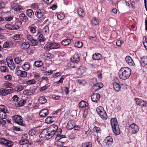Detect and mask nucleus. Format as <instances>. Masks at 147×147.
<instances>
[{
	"instance_id": "obj_1",
	"label": "nucleus",
	"mask_w": 147,
	"mask_h": 147,
	"mask_svg": "<svg viewBox=\"0 0 147 147\" xmlns=\"http://www.w3.org/2000/svg\"><path fill=\"white\" fill-rule=\"evenodd\" d=\"M131 69L127 67L121 68L119 72V78L123 80L128 79L131 74Z\"/></svg>"
},
{
	"instance_id": "obj_2",
	"label": "nucleus",
	"mask_w": 147,
	"mask_h": 147,
	"mask_svg": "<svg viewBox=\"0 0 147 147\" xmlns=\"http://www.w3.org/2000/svg\"><path fill=\"white\" fill-rule=\"evenodd\" d=\"M55 134L48 128L44 129L40 134L39 137L43 139H49L53 136Z\"/></svg>"
},
{
	"instance_id": "obj_3",
	"label": "nucleus",
	"mask_w": 147,
	"mask_h": 147,
	"mask_svg": "<svg viewBox=\"0 0 147 147\" xmlns=\"http://www.w3.org/2000/svg\"><path fill=\"white\" fill-rule=\"evenodd\" d=\"M111 123L114 133L116 135L119 134H120V131L116 118H112Z\"/></svg>"
},
{
	"instance_id": "obj_4",
	"label": "nucleus",
	"mask_w": 147,
	"mask_h": 147,
	"mask_svg": "<svg viewBox=\"0 0 147 147\" xmlns=\"http://www.w3.org/2000/svg\"><path fill=\"white\" fill-rule=\"evenodd\" d=\"M0 144L7 147H12L13 143L11 141L0 138Z\"/></svg>"
},
{
	"instance_id": "obj_5",
	"label": "nucleus",
	"mask_w": 147,
	"mask_h": 147,
	"mask_svg": "<svg viewBox=\"0 0 147 147\" xmlns=\"http://www.w3.org/2000/svg\"><path fill=\"white\" fill-rule=\"evenodd\" d=\"M13 121L15 123L21 125H23V121L22 118L19 115H14L12 117Z\"/></svg>"
},
{
	"instance_id": "obj_6",
	"label": "nucleus",
	"mask_w": 147,
	"mask_h": 147,
	"mask_svg": "<svg viewBox=\"0 0 147 147\" xmlns=\"http://www.w3.org/2000/svg\"><path fill=\"white\" fill-rule=\"evenodd\" d=\"M26 38L29 42L31 43V45L32 46L37 45L38 43V42L37 40L34 39L33 37L30 34H27L26 35Z\"/></svg>"
},
{
	"instance_id": "obj_7",
	"label": "nucleus",
	"mask_w": 147,
	"mask_h": 147,
	"mask_svg": "<svg viewBox=\"0 0 147 147\" xmlns=\"http://www.w3.org/2000/svg\"><path fill=\"white\" fill-rule=\"evenodd\" d=\"M47 11L43 9H38L35 13V16L38 18H42L45 14L46 13Z\"/></svg>"
},
{
	"instance_id": "obj_8",
	"label": "nucleus",
	"mask_w": 147,
	"mask_h": 147,
	"mask_svg": "<svg viewBox=\"0 0 147 147\" xmlns=\"http://www.w3.org/2000/svg\"><path fill=\"white\" fill-rule=\"evenodd\" d=\"M129 129L133 134H136L139 130L138 127L135 123L130 125L129 126Z\"/></svg>"
},
{
	"instance_id": "obj_9",
	"label": "nucleus",
	"mask_w": 147,
	"mask_h": 147,
	"mask_svg": "<svg viewBox=\"0 0 147 147\" xmlns=\"http://www.w3.org/2000/svg\"><path fill=\"white\" fill-rule=\"evenodd\" d=\"M136 104L142 107H147V103L143 100L139 98H135Z\"/></svg>"
},
{
	"instance_id": "obj_10",
	"label": "nucleus",
	"mask_w": 147,
	"mask_h": 147,
	"mask_svg": "<svg viewBox=\"0 0 147 147\" xmlns=\"http://www.w3.org/2000/svg\"><path fill=\"white\" fill-rule=\"evenodd\" d=\"M76 125L74 121L72 120H70L67 122L66 127L69 130L73 129Z\"/></svg>"
},
{
	"instance_id": "obj_11",
	"label": "nucleus",
	"mask_w": 147,
	"mask_h": 147,
	"mask_svg": "<svg viewBox=\"0 0 147 147\" xmlns=\"http://www.w3.org/2000/svg\"><path fill=\"white\" fill-rule=\"evenodd\" d=\"M11 7L13 10L17 11H20L23 9L22 6L17 3L12 4Z\"/></svg>"
},
{
	"instance_id": "obj_12",
	"label": "nucleus",
	"mask_w": 147,
	"mask_h": 147,
	"mask_svg": "<svg viewBox=\"0 0 147 147\" xmlns=\"http://www.w3.org/2000/svg\"><path fill=\"white\" fill-rule=\"evenodd\" d=\"M140 63L142 67L147 68V57H140Z\"/></svg>"
},
{
	"instance_id": "obj_13",
	"label": "nucleus",
	"mask_w": 147,
	"mask_h": 147,
	"mask_svg": "<svg viewBox=\"0 0 147 147\" xmlns=\"http://www.w3.org/2000/svg\"><path fill=\"white\" fill-rule=\"evenodd\" d=\"M100 98V94L97 93H95L92 94L91 98L92 101L96 102L98 101Z\"/></svg>"
},
{
	"instance_id": "obj_14",
	"label": "nucleus",
	"mask_w": 147,
	"mask_h": 147,
	"mask_svg": "<svg viewBox=\"0 0 147 147\" xmlns=\"http://www.w3.org/2000/svg\"><path fill=\"white\" fill-rule=\"evenodd\" d=\"M86 69H87L85 67L80 66L77 69L76 74L79 75H82L86 71Z\"/></svg>"
},
{
	"instance_id": "obj_15",
	"label": "nucleus",
	"mask_w": 147,
	"mask_h": 147,
	"mask_svg": "<svg viewBox=\"0 0 147 147\" xmlns=\"http://www.w3.org/2000/svg\"><path fill=\"white\" fill-rule=\"evenodd\" d=\"M125 61L130 66H134L135 64L131 57L129 56H127L125 58Z\"/></svg>"
},
{
	"instance_id": "obj_16",
	"label": "nucleus",
	"mask_w": 147,
	"mask_h": 147,
	"mask_svg": "<svg viewBox=\"0 0 147 147\" xmlns=\"http://www.w3.org/2000/svg\"><path fill=\"white\" fill-rule=\"evenodd\" d=\"M71 60L73 63L78 62L80 60V55L78 53H75L73 57L71 58Z\"/></svg>"
},
{
	"instance_id": "obj_17",
	"label": "nucleus",
	"mask_w": 147,
	"mask_h": 147,
	"mask_svg": "<svg viewBox=\"0 0 147 147\" xmlns=\"http://www.w3.org/2000/svg\"><path fill=\"white\" fill-rule=\"evenodd\" d=\"M16 74L18 76L22 77H26L27 75V74L26 71L20 70L17 69Z\"/></svg>"
},
{
	"instance_id": "obj_18",
	"label": "nucleus",
	"mask_w": 147,
	"mask_h": 147,
	"mask_svg": "<svg viewBox=\"0 0 147 147\" xmlns=\"http://www.w3.org/2000/svg\"><path fill=\"white\" fill-rule=\"evenodd\" d=\"M92 58L94 60H98L102 58V55L98 53H95L92 56Z\"/></svg>"
},
{
	"instance_id": "obj_19",
	"label": "nucleus",
	"mask_w": 147,
	"mask_h": 147,
	"mask_svg": "<svg viewBox=\"0 0 147 147\" xmlns=\"http://www.w3.org/2000/svg\"><path fill=\"white\" fill-rule=\"evenodd\" d=\"M103 86V84L101 82H96L95 84H94L93 88L96 91L102 88Z\"/></svg>"
},
{
	"instance_id": "obj_20",
	"label": "nucleus",
	"mask_w": 147,
	"mask_h": 147,
	"mask_svg": "<svg viewBox=\"0 0 147 147\" xmlns=\"http://www.w3.org/2000/svg\"><path fill=\"white\" fill-rule=\"evenodd\" d=\"M79 105L80 107L84 109H87L88 108V103L85 101H82L80 102Z\"/></svg>"
},
{
	"instance_id": "obj_21",
	"label": "nucleus",
	"mask_w": 147,
	"mask_h": 147,
	"mask_svg": "<svg viewBox=\"0 0 147 147\" xmlns=\"http://www.w3.org/2000/svg\"><path fill=\"white\" fill-rule=\"evenodd\" d=\"M104 141L107 145H110L113 143V139L111 137L108 136L105 138Z\"/></svg>"
},
{
	"instance_id": "obj_22",
	"label": "nucleus",
	"mask_w": 147,
	"mask_h": 147,
	"mask_svg": "<svg viewBox=\"0 0 147 147\" xmlns=\"http://www.w3.org/2000/svg\"><path fill=\"white\" fill-rule=\"evenodd\" d=\"M19 18L20 20L23 22H27L28 20V18L26 16L24 13H21L19 15Z\"/></svg>"
},
{
	"instance_id": "obj_23",
	"label": "nucleus",
	"mask_w": 147,
	"mask_h": 147,
	"mask_svg": "<svg viewBox=\"0 0 147 147\" xmlns=\"http://www.w3.org/2000/svg\"><path fill=\"white\" fill-rule=\"evenodd\" d=\"M113 87L114 89L116 92H119L121 89V86L120 84L116 82L113 83Z\"/></svg>"
},
{
	"instance_id": "obj_24",
	"label": "nucleus",
	"mask_w": 147,
	"mask_h": 147,
	"mask_svg": "<svg viewBox=\"0 0 147 147\" xmlns=\"http://www.w3.org/2000/svg\"><path fill=\"white\" fill-rule=\"evenodd\" d=\"M48 114V110L45 109L42 110L39 113V115L41 117H44L47 116Z\"/></svg>"
},
{
	"instance_id": "obj_25",
	"label": "nucleus",
	"mask_w": 147,
	"mask_h": 147,
	"mask_svg": "<svg viewBox=\"0 0 147 147\" xmlns=\"http://www.w3.org/2000/svg\"><path fill=\"white\" fill-rule=\"evenodd\" d=\"M10 62H7V63L10 69L13 70L15 68V65L13 62L12 59H10L9 60Z\"/></svg>"
},
{
	"instance_id": "obj_26",
	"label": "nucleus",
	"mask_w": 147,
	"mask_h": 147,
	"mask_svg": "<svg viewBox=\"0 0 147 147\" xmlns=\"http://www.w3.org/2000/svg\"><path fill=\"white\" fill-rule=\"evenodd\" d=\"M48 128L52 131L53 132H54L56 134V131L58 129V127L57 125L55 124H53L50 125Z\"/></svg>"
},
{
	"instance_id": "obj_27",
	"label": "nucleus",
	"mask_w": 147,
	"mask_h": 147,
	"mask_svg": "<svg viewBox=\"0 0 147 147\" xmlns=\"http://www.w3.org/2000/svg\"><path fill=\"white\" fill-rule=\"evenodd\" d=\"M30 44L28 42H24L20 45L22 49L26 50L28 49L30 47Z\"/></svg>"
},
{
	"instance_id": "obj_28",
	"label": "nucleus",
	"mask_w": 147,
	"mask_h": 147,
	"mask_svg": "<svg viewBox=\"0 0 147 147\" xmlns=\"http://www.w3.org/2000/svg\"><path fill=\"white\" fill-rule=\"evenodd\" d=\"M52 42H48L45 45L44 47V49L47 51H49L51 49H52Z\"/></svg>"
},
{
	"instance_id": "obj_29",
	"label": "nucleus",
	"mask_w": 147,
	"mask_h": 147,
	"mask_svg": "<svg viewBox=\"0 0 147 147\" xmlns=\"http://www.w3.org/2000/svg\"><path fill=\"white\" fill-rule=\"evenodd\" d=\"M71 42V40L67 39L63 40L61 42V44L63 46H66L69 45Z\"/></svg>"
},
{
	"instance_id": "obj_30",
	"label": "nucleus",
	"mask_w": 147,
	"mask_h": 147,
	"mask_svg": "<svg viewBox=\"0 0 147 147\" xmlns=\"http://www.w3.org/2000/svg\"><path fill=\"white\" fill-rule=\"evenodd\" d=\"M0 112L9 113V111L7 109V107L3 105H0Z\"/></svg>"
},
{
	"instance_id": "obj_31",
	"label": "nucleus",
	"mask_w": 147,
	"mask_h": 147,
	"mask_svg": "<svg viewBox=\"0 0 147 147\" xmlns=\"http://www.w3.org/2000/svg\"><path fill=\"white\" fill-rule=\"evenodd\" d=\"M78 13L80 17H83L85 16V13L84 11L81 8H79L78 9Z\"/></svg>"
},
{
	"instance_id": "obj_32",
	"label": "nucleus",
	"mask_w": 147,
	"mask_h": 147,
	"mask_svg": "<svg viewBox=\"0 0 147 147\" xmlns=\"http://www.w3.org/2000/svg\"><path fill=\"white\" fill-rule=\"evenodd\" d=\"M36 26H33V25L32 26H30L28 27V28L30 32L32 34H34L36 32Z\"/></svg>"
},
{
	"instance_id": "obj_33",
	"label": "nucleus",
	"mask_w": 147,
	"mask_h": 147,
	"mask_svg": "<svg viewBox=\"0 0 147 147\" xmlns=\"http://www.w3.org/2000/svg\"><path fill=\"white\" fill-rule=\"evenodd\" d=\"M38 101L40 104H43L47 102V100L45 97L41 96L39 98Z\"/></svg>"
},
{
	"instance_id": "obj_34",
	"label": "nucleus",
	"mask_w": 147,
	"mask_h": 147,
	"mask_svg": "<svg viewBox=\"0 0 147 147\" xmlns=\"http://www.w3.org/2000/svg\"><path fill=\"white\" fill-rule=\"evenodd\" d=\"M26 12L27 15L30 18H32L34 15V12L31 9H28Z\"/></svg>"
},
{
	"instance_id": "obj_35",
	"label": "nucleus",
	"mask_w": 147,
	"mask_h": 147,
	"mask_svg": "<svg viewBox=\"0 0 147 147\" xmlns=\"http://www.w3.org/2000/svg\"><path fill=\"white\" fill-rule=\"evenodd\" d=\"M99 115L101 118L104 120H106L107 117V114L105 110L103 111Z\"/></svg>"
},
{
	"instance_id": "obj_36",
	"label": "nucleus",
	"mask_w": 147,
	"mask_h": 147,
	"mask_svg": "<svg viewBox=\"0 0 147 147\" xmlns=\"http://www.w3.org/2000/svg\"><path fill=\"white\" fill-rule=\"evenodd\" d=\"M30 65L29 63L27 62H25L24 64L22 66V69L25 70L27 71L30 68Z\"/></svg>"
},
{
	"instance_id": "obj_37",
	"label": "nucleus",
	"mask_w": 147,
	"mask_h": 147,
	"mask_svg": "<svg viewBox=\"0 0 147 147\" xmlns=\"http://www.w3.org/2000/svg\"><path fill=\"white\" fill-rule=\"evenodd\" d=\"M99 23L98 19L95 17L93 18L91 20V23L94 26L98 25Z\"/></svg>"
},
{
	"instance_id": "obj_38",
	"label": "nucleus",
	"mask_w": 147,
	"mask_h": 147,
	"mask_svg": "<svg viewBox=\"0 0 147 147\" xmlns=\"http://www.w3.org/2000/svg\"><path fill=\"white\" fill-rule=\"evenodd\" d=\"M29 143V141L28 140L25 138H22V139L20 140L19 142V143L21 145H24L26 144H27Z\"/></svg>"
},
{
	"instance_id": "obj_39",
	"label": "nucleus",
	"mask_w": 147,
	"mask_h": 147,
	"mask_svg": "<svg viewBox=\"0 0 147 147\" xmlns=\"http://www.w3.org/2000/svg\"><path fill=\"white\" fill-rule=\"evenodd\" d=\"M34 64L36 67H39L42 66L43 63L41 61H37L35 62Z\"/></svg>"
},
{
	"instance_id": "obj_40",
	"label": "nucleus",
	"mask_w": 147,
	"mask_h": 147,
	"mask_svg": "<svg viewBox=\"0 0 147 147\" xmlns=\"http://www.w3.org/2000/svg\"><path fill=\"white\" fill-rule=\"evenodd\" d=\"M37 39L38 40V41L40 42H43L45 40V38L43 37V35L42 34H40L38 36Z\"/></svg>"
},
{
	"instance_id": "obj_41",
	"label": "nucleus",
	"mask_w": 147,
	"mask_h": 147,
	"mask_svg": "<svg viewBox=\"0 0 147 147\" xmlns=\"http://www.w3.org/2000/svg\"><path fill=\"white\" fill-rule=\"evenodd\" d=\"M42 32L45 35H47L49 33V28L48 26H46L43 28L42 30Z\"/></svg>"
},
{
	"instance_id": "obj_42",
	"label": "nucleus",
	"mask_w": 147,
	"mask_h": 147,
	"mask_svg": "<svg viewBox=\"0 0 147 147\" xmlns=\"http://www.w3.org/2000/svg\"><path fill=\"white\" fill-rule=\"evenodd\" d=\"M24 89V86L20 85H17L15 88V90L18 92L21 91Z\"/></svg>"
},
{
	"instance_id": "obj_43",
	"label": "nucleus",
	"mask_w": 147,
	"mask_h": 147,
	"mask_svg": "<svg viewBox=\"0 0 147 147\" xmlns=\"http://www.w3.org/2000/svg\"><path fill=\"white\" fill-rule=\"evenodd\" d=\"M0 70L2 72H6L8 71L9 69L6 66H1L0 67Z\"/></svg>"
},
{
	"instance_id": "obj_44",
	"label": "nucleus",
	"mask_w": 147,
	"mask_h": 147,
	"mask_svg": "<svg viewBox=\"0 0 147 147\" xmlns=\"http://www.w3.org/2000/svg\"><path fill=\"white\" fill-rule=\"evenodd\" d=\"M26 103V101L23 99L21 100L18 103L17 106L18 107H22Z\"/></svg>"
},
{
	"instance_id": "obj_45",
	"label": "nucleus",
	"mask_w": 147,
	"mask_h": 147,
	"mask_svg": "<svg viewBox=\"0 0 147 147\" xmlns=\"http://www.w3.org/2000/svg\"><path fill=\"white\" fill-rule=\"evenodd\" d=\"M37 134L36 130L33 129L30 130L28 132L29 135L31 136L36 135Z\"/></svg>"
},
{
	"instance_id": "obj_46",
	"label": "nucleus",
	"mask_w": 147,
	"mask_h": 147,
	"mask_svg": "<svg viewBox=\"0 0 147 147\" xmlns=\"http://www.w3.org/2000/svg\"><path fill=\"white\" fill-rule=\"evenodd\" d=\"M54 122L52 117L51 116L48 117L45 120V122L47 123H50Z\"/></svg>"
},
{
	"instance_id": "obj_47",
	"label": "nucleus",
	"mask_w": 147,
	"mask_h": 147,
	"mask_svg": "<svg viewBox=\"0 0 147 147\" xmlns=\"http://www.w3.org/2000/svg\"><path fill=\"white\" fill-rule=\"evenodd\" d=\"M52 49H57L59 48L60 46L59 44L56 42H52Z\"/></svg>"
},
{
	"instance_id": "obj_48",
	"label": "nucleus",
	"mask_w": 147,
	"mask_h": 147,
	"mask_svg": "<svg viewBox=\"0 0 147 147\" xmlns=\"http://www.w3.org/2000/svg\"><path fill=\"white\" fill-rule=\"evenodd\" d=\"M22 35L21 34H17L13 36V38L16 40H20L22 38Z\"/></svg>"
},
{
	"instance_id": "obj_49",
	"label": "nucleus",
	"mask_w": 147,
	"mask_h": 147,
	"mask_svg": "<svg viewBox=\"0 0 147 147\" xmlns=\"http://www.w3.org/2000/svg\"><path fill=\"white\" fill-rule=\"evenodd\" d=\"M0 95L2 96L7 95L5 88H1L0 89Z\"/></svg>"
},
{
	"instance_id": "obj_50",
	"label": "nucleus",
	"mask_w": 147,
	"mask_h": 147,
	"mask_svg": "<svg viewBox=\"0 0 147 147\" xmlns=\"http://www.w3.org/2000/svg\"><path fill=\"white\" fill-rule=\"evenodd\" d=\"M96 110L98 114L99 115L103 111H104V110L102 107L99 106L97 108Z\"/></svg>"
},
{
	"instance_id": "obj_51",
	"label": "nucleus",
	"mask_w": 147,
	"mask_h": 147,
	"mask_svg": "<svg viewBox=\"0 0 147 147\" xmlns=\"http://www.w3.org/2000/svg\"><path fill=\"white\" fill-rule=\"evenodd\" d=\"M7 95L13 92V89L11 87H7L5 88Z\"/></svg>"
},
{
	"instance_id": "obj_52",
	"label": "nucleus",
	"mask_w": 147,
	"mask_h": 147,
	"mask_svg": "<svg viewBox=\"0 0 147 147\" xmlns=\"http://www.w3.org/2000/svg\"><path fill=\"white\" fill-rule=\"evenodd\" d=\"M50 85H45L44 86L40 87L39 89V90L40 92H43L46 89L48 88L50 86Z\"/></svg>"
},
{
	"instance_id": "obj_53",
	"label": "nucleus",
	"mask_w": 147,
	"mask_h": 147,
	"mask_svg": "<svg viewBox=\"0 0 147 147\" xmlns=\"http://www.w3.org/2000/svg\"><path fill=\"white\" fill-rule=\"evenodd\" d=\"M66 77L65 75H63L60 79L58 81L56 82L55 83L57 84H62L63 83V81L65 78Z\"/></svg>"
},
{
	"instance_id": "obj_54",
	"label": "nucleus",
	"mask_w": 147,
	"mask_h": 147,
	"mask_svg": "<svg viewBox=\"0 0 147 147\" xmlns=\"http://www.w3.org/2000/svg\"><path fill=\"white\" fill-rule=\"evenodd\" d=\"M44 56L47 59H51L53 57L54 55L50 53H47L44 55Z\"/></svg>"
},
{
	"instance_id": "obj_55",
	"label": "nucleus",
	"mask_w": 147,
	"mask_h": 147,
	"mask_svg": "<svg viewBox=\"0 0 147 147\" xmlns=\"http://www.w3.org/2000/svg\"><path fill=\"white\" fill-rule=\"evenodd\" d=\"M75 46L76 47L78 48H80L82 46V42L78 41L75 42Z\"/></svg>"
},
{
	"instance_id": "obj_56",
	"label": "nucleus",
	"mask_w": 147,
	"mask_h": 147,
	"mask_svg": "<svg viewBox=\"0 0 147 147\" xmlns=\"http://www.w3.org/2000/svg\"><path fill=\"white\" fill-rule=\"evenodd\" d=\"M11 44V42H5L3 45V47L5 48H8L10 47Z\"/></svg>"
},
{
	"instance_id": "obj_57",
	"label": "nucleus",
	"mask_w": 147,
	"mask_h": 147,
	"mask_svg": "<svg viewBox=\"0 0 147 147\" xmlns=\"http://www.w3.org/2000/svg\"><path fill=\"white\" fill-rule=\"evenodd\" d=\"M14 61L16 63L19 64L22 62V60L21 58L18 57L15 58Z\"/></svg>"
},
{
	"instance_id": "obj_58",
	"label": "nucleus",
	"mask_w": 147,
	"mask_h": 147,
	"mask_svg": "<svg viewBox=\"0 0 147 147\" xmlns=\"http://www.w3.org/2000/svg\"><path fill=\"white\" fill-rule=\"evenodd\" d=\"M39 4L37 3H35L32 4L31 6L32 8L34 9H36L38 8Z\"/></svg>"
},
{
	"instance_id": "obj_59",
	"label": "nucleus",
	"mask_w": 147,
	"mask_h": 147,
	"mask_svg": "<svg viewBox=\"0 0 147 147\" xmlns=\"http://www.w3.org/2000/svg\"><path fill=\"white\" fill-rule=\"evenodd\" d=\"M57 18L60 20H62L64 18V15L62 13H60L57 15Z\"/></svg>"
},
{
	"instance_id": "obj_60",
	"label": "nucleus",
	"mask_w": 147,
	"mask_h": 147,
	"mask_svg": "<svg viewBox=\"0 0 147 147\" xmlns=\"http://www.w3.org/2000/svg\"><path fill=\"white\" fill-rule=\"evenodd\" d=\"M12 30H16L20 28V26H19L16 24H11Z\"/></svg>"
},
{
	"instance_id": "obj_61",
	"label": "nucleus",
	"mask_w": 147,
	"mask_h": 147,
	"mask_svg": "<svg viewBox=\"0 0 147 147\" xmlns=\"http://www.w3.org/2000/svg\"><path fill=\"white\" fill-rule=\"evenodd\" d=\"M5 80L7 81H10L12 80V78L11 76L10 75H7L4 77Z\"/></svg>"
},
{
	"instance_id": "obj_62",
	"label": "nucleus",
	"mask_w": 147,
	"mask_h": 147,
	"mask_svg": "<svg viewBox=\"0 0 147 147\" xmlns=\"http://www.w3.org/2000/svg\"><path fill=\"white\" fill-rule=\"evenodd\" d=\"M27 83L28 85L34 84L35 83V81L34 79L29 80L27 81Z\"/></svg>"
},
{
	"instance_id": "obj_63",
	"label": "nucleus",
	"mask_w": 147,
	"mask_h": 147,
	"mask_svg": "<svg viewBox=\"0 0 147 147\" xmlns=\"http://www.w3.org/2000/svg\"><path fill=\"white\" fill-rule=\"evenodd\" d=\"M93 131L97 133H98L100 131V129L99 127H97L95 126L93 128Z\"/></svg>"
},
{
	"instance_id": "obj_64",
	"label": "nucleus",
	"mask_w": 147,
	"mask_h": 147,
	"mask_svg": "<svg viewBox=\"0 0 147 147\" xmlns=\"http://www.w3.org/2000/svg\"><path fill=\"white\" fill-rule=\"evenodd\" d=\"M84 147H92V144L90 142H86L84 143Z\"/></svg>"
}]
</instances>
